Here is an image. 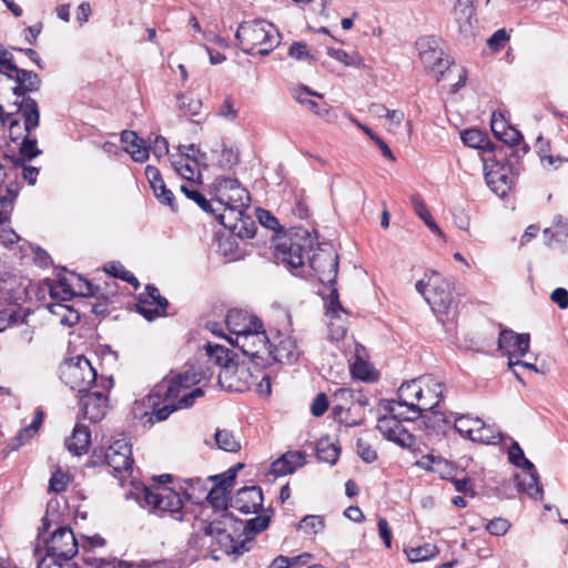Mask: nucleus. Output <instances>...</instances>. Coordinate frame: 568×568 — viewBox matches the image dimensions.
<instances>
[{"mask_svg": "<svg viewBox=\"0 0 568 568\" xmlns=\"http://www.w3.org/2000/svg\"><path fill=\"white\" fill-rule=\"evenodd\" d=\"M202 381V376L194 372H184L171 378H163L151 393L143 398L142 405L146 408L141 415L149 416V422L165 420L174 410L193 406L196 398L203 396L201 387H194Z\"/></svg>", "mask_w": 568, "mask_h": 568, "instance_id": "obj_1", "label": "nucleus"}, {"mask_svg": "<svg viewBox=\"0 0 568 568\" xmlns=\"http://www.w3.org/2000/svg\"><path fill=\"white\" fill-rule=\"evenodd\" d=\"M215 199L219 207H215V219L225 227L236 229L233 221L241 220L244 211L250 205V194L242 187L236 179L219 178L214 182Z\"/></svg>", "mask_w": 568, "mask_h": 568, "instance_id": "obj_2", "label": "nucleus"}, {"mask_svg": "<svg viewBox=\"0 0 568 568\" xmlns=\"http://www.w3.org/2000/svg\"><path fill=\"white\" fill-rule=\"evenodd\" d=\"M235 38L242 51L250 55H268L280 44V32L265 20L242 22Z\"/></svg>", "mask_w": 568, "mask_h": 568, "instance_id": "obj_3", "label": "nucleus"}, {"mask_svg": "<svg viewBox=\"0 0 568 568\" xmlns=\"http://www.w3.org/2000/svg\"><path fill=\"white\" fill-rule=\"evenodd\" d=\"M426 278L417 281L416 291L425 298L432 310L438 315H447L455 308L453 282L432 272Z\"/></svg>", "mask_w": 568, "mask_h": 568, "instance_id": "obj_4", "label": "nucleus"}, {"mask_svg": "<svg viewBox=\"0 0 568 568\" xmlns=\"http://www.w3.org/2000/svg\"><path fill=\"white\" fill-rule=\"evenodd\" d=\"M142 507L158 516H170L175 520H183V500L180 495L168 487H144L139 498Z\"/></svg>", "mask_w": 568, "mask_h": 568, "instance_id": "obj_5", "label": "nucleus"}, {"mask_svg": "<svg viewBox=\"0 0 568 568\" xmlns=\"http://www.w3.org/2000/svg\"><path fill=\"white\" fill-rule=\"evenodd\" d=\"M229 342L240 348L242 353L250 357L256 367H266L272 365L271 338L266 335L263 324L254 327L245 335L240 337H229Z\"/></svg>", "mask_w": 568, "mask_h": 568, "instance_id": "obj_6", "label": "nucleus"}, {"mask_svg": "<svg viewBox=\"0 0 568 568\" xmlns=\"http://www.w3.org/2000/svg\"><path fill=\"white\" fill-rule=\"evenodd\" d=\"M60 378L71 389L84 393L97 382V372L85 356L79 355L63 362Z\"/></svg>", "mask_w": 568, "mask_h": 568, "instance_id": "obj_7", "label": "nucleus"}, {"mask_svg": "<svg viewBox=\"0 0 568 568\" xmlns=\"http://www.w3.org/2000/svg\"><path fill=\"white\" fill-rule=\"evenodd\" d=\"M310 241L298 236H284L275 245L274 256L296 276H305V253Z\"/></svg>", "mask_w": 568, "mask_h": 568, "instance_id": "obj_8", "label": "nucleus"}, {"mask_svg": "<svg viewBox=\"0 0 568 568\" xmlns=\"http://www.w3.org/2000/svg\"><path fill=\"white\" fill-rule=\"evenodd\" d=\"M221 516L223 520H213L204 529L205 534L211 536L215 544L219 546L212 551L215 552L220 550L225 555H243L244 552L248 551V544H251V539L246 538L240 542L235 541L232 537V534L226 528L227 521H232L231 516L229 514H223Z\"/></svg>", "mask_w": 568, "mask_h": 568, "instance_id": "obj_9", "label": "nucleus"}, {"mask_svg": "<svg viewBox=\"0 0 568 568\" xmlns=\"http://www.w3.org/2000/svg\"><path fill=\"white\" fill-rule=\"evenodd\" d=\"M112 378L101 379V390H91L82 393L80 403L84 418L92 423L102 420L109 408V398L106 393L112 387Z\"/></svg>", "mask_w": 568, "mask_h": 568, "instance_id": "obj_10", "label": "nucleus"}, {"mask_svg": "<svg viewBox=\"0 0 568 568\" xmlns=\"http://www.w3.org/2000/svg\"><path fill=\"white\" fill-rule=\"evenodd\" d=\"M416 47L423 64L433 70L438 69L440 77L437 78V81H439L450 67L449 59L444 58L443 41L435 37H424L417 40Z\"/></svg>", "mask_w": 568, "mask_h": 568, "instance_id": "obj_11", "label": "nucleus"}, {"mask_svg": "<svg viewBox=\"0 0 568 568\" xmlns=\"http://www.w3.org/2000/svg\"><path fill=\"white\" fill-rule=\"evenodd\" d=\"M257 376L245 364L234 363L219 371L217 383L229 392L243 393L255 385Z\"/></svg>", "mask_w": 568, "mask_h": 568, "instance_id": "obj_12", "label": "nucleus"}, {"mask_svg": "<svg viewBox=\"0 0 568 568\" xmlns=\"http://www.w3.org/2000/svg\"><path fill=\"white\" fill-rule=\"evenodd\" d=\"M43 546L48 555L63 560H71L79 551L78 540L70 527H58L49 538H43Z\"/></svg>", "mask_w": 568, "mask_h": 568, "instance_id": "obj_13", "label": "nucleus"}, {"mask_svg": "<svg viewBox=\"0 0 568 568\" xmlns=\"http://www.w3.org/2000/svg\"><path fill=\"white\" fill-rule=\"evenodd\" d=\"M307 267L312 270L323 284L333 286L338 270V255L331 248H318L308 257Z\"/></svg>", "mask_w": 568, "mask_h": 568, "instance_id": "obj_14", "label": "nucleus"}, {"mask_svg": "<svg viewBox=\"0 0 568 568\" xmlns=\"http://www.w3.org/2000/svg\"><path fill=\"white\" fill-rule=\"evenodd\" d=\"M402 415L403 413L397 410L396 413H392L390 416L381 417L377 420L376 428L388 440L402 447L410 448L415 444V438L398 419V416Z\"/></svg>", "mask_w": 568, "mask_h": 568, "instance_id": "obj_15", "label": "nucleus"}, {"mask_svg": "<svg viewBox=\"0 0 568 568\" xmlns=\"http://www.w3.org/2000/svg\"><path fill=\"white\" fill-rule=\"evenodd\" d=\"M485 179L491 191L500 197L507 195L514 185L511 166L496 161L485 162Z\"/></svg>", "mask_w": 568, "mask_h": 568, "instance_id": "obj_16", "label": "nucleus"}, {"mask_svg": "<svg viewBox=\"0 0 568 568\" xmlns=\"http://www.w3.org/2000/svg\"><path fill=\"white\" fill-rule=\"evenodd\" d=\"M419 383L423 385L422 403L416 404L415 416H405L406 420L418 419L423 412L433 410L443 397L444 385L433 376H420Z\"/></svg>", "mask_w": 568, "mask_h": 568, "instance_id": "obj_17", "label": "nucleus"}, {"mask_svg": "<svg viewBox=\"0 0 568 568\" xmlns=\"http://www.w3.org/2000/svg\"><path fill=\"white\" fill-rule=\"evenodd\" d=\"M77 284L69 283L68 278L60 277L55 285L50 286L53 300L70 301L73 296H94L98 288L82 276L77 275Z\"/></svg>", "mask_w": 568, "mask_h": 568, "instance_id": "obj_18", "label": "nucleus"}, {"mask_svg": "<svg viewBox=\"0 0 568 568\" xmlns=\"http://www.w3.org/2000/svg\"><path fill=\"white\" fill-rule=\"evenodd\" d=\"M271 356L273 363H293L297 361L301 351L296 339L288 333L277 332L271 338Z\"/></svg>", "mask_w": 568, "mask_h": 568, "instance_id": "obj_19", "label": "nucleus"}, {"mask_svg": "<svg viewBox=\"0 0 568 568\" xmlns=\"http://www.w3.org/2000/svg\"><path fill=\"white\" fill-rule=\"evenodd\" d=\"M105 462L115 473L132 471L133 458L131 446L125 439L114 440L105 452Z\"/></svg>", "mask_w": 568, "mask_h": 568, "instance_id": "obj_20", "label": "nucleus"}, {"mask_svg": "<svg viewBox=\"0 0 568 568\" xmlns=\"http://www.w3.org/2000/svg\"><path fill=\"white\" fill-rule=\"evenodd\" d=\"M474 1L475 0H457L453 9V16L458 31L466 39L475 36L477 19Z\"/></svg>", "mask_w": 568, "mask_h": 568, "instance_id": "obj_21", "label": "nucleus"}, {"mask_svg": "<svg viewBox=\"0 0 568 568\" xmlns=\"http://www.w3.org/2000/svg\"><path fill=\"white\" fill-rule=\"evenodd\" d=\"M230 506L242 514H255L263 506V493L261 487H243L231 498Z\"/></svg>", "mask_w": 568, "mask_h": 568, "instance_id": "obj_22", "label": "nucleus"}, {"mask_svg": "<svg viewBox=\"0 0 568 568\" xmlns=\"http://www.w3.org/2000/svg\"><path fill=\"white\" fill-rule=\"evenodd\" d=\"M529 334H518L511 329H501L498 337V348L509 356H525L529 351Z\"/></svg>", "mask_w": 568, "mask_h": 568, "instance_id": "obj_23", "label": "nucleus"}, {"mask_svg": "<svg viewBox=\"0 0 568 568\" xmlns=\"http://www.w3.org/2000/svg\"><path fill=\"white\" fill-rule=\"evenodd\" d=\"M226 326L231 333L230 337H240L245 335L254 327H260L262 323L255 315L243 310H230L226 314Z\"/></svg>", "mask_w": 568, "mask_h": 568, "instance_id": "obj_24", "label": "nucleus"}, {"mask_svg": "<svg viewBox=\"0 0 568 568\" xmlns=\"http://www.w3.org/2000/svg\"><path fill=\"white\" fill-rule=\"evenodd\" d=\"M22 119L19 116V122ZM1 124L4 126H8L9 138L12 141L16 142V141L21 140L20 153L24 159L31 160L41 153V151L38 149L37 138L32 136V132L36 129L27 130L26 122L23 121V125H21L19 123L18 132H20V133L18 134L17 132L16 133H13V131L11 132V129L13 126H11L10 123H1Z\"/></svg>", "mask_w": 568, "mask_h": 568, "instance_id": "obj_25", "label": "nucleus"}, {"mask_svg": "<svg viewBox=\"0 0 568 568\" xmlns=\"http://www.w3.org/2000/svg\"><path fill=\"white\" fill-rule=\"evenodd\" d=\"M419 385V377L414 378L409 382L403 383L397 390L398 400L389 402V410L392 413H396L397 408L406 407L407 416H415L416 404L415 403V392L417 390Z\"/></svg>", "mask_w": 568, "mask_h": 568, "instance_id": "obj_26", "label": "nucleus"}, {"mask_svg": "<svg viewBox=\"0 0 568 568\" xmlns=\"http://www.w3.org/2000/svg\"><path fill=\"white\" fill-rule=\"evenodd\" d=\"M305 463L306 458L303 452L290 450L272 463L270 473L275 476H285L303 467Z\"/></svg>", "mask_w": 568, "mask_h": 568, "instance_id": "obj_27", "label": "nucleus"}, {"mask_svg": "<svg viewBox=\"0 0 568 568\" xmlns=\"http://www.w3.org/2000/svg\"><path fill=\"white\" fill-rule=\"evenodd\" d=\"M146 179L153 190L155 197L164 205H169L172 211H175L174 195L162 179L160 171L152 165L145 168Z\"/></svg>", "mask_w": 568, "mask_h": 568, "instance_id": "obj_28", "label": "nucleus"}, {"mask_svg": "<svg viewBox=\"0 0 568 568\" xmlns=\"http://www.w3.org/2000/svg\"><path fill=\"white\" fill-rule=\"evenodd\" d=\"M91 432L88 426L77 424L72 435L65 439V446L73 455L81 456L89 449Z\"/></svg>", "mask_w": 568, "mask_h": 568, "instance_id": "obj_29", "label": "nucleus"}, {"mask_svg": "<svg viewBox=\"0 0 568 568\" xmlns=\"http://www.w3.org/2000/svg\"><path fill=\"white\" fill-rule=\"evenodd\" d=\"M12 206L10 201H2L0 205V243L4 246L19 241V235L10 227Z\"/></svg>", "mask_w": 568, "mask_h": 568, "instance_id": "obj_30", "label": "nucleus"}, {"mask_svg": "<svg viewBox=\"0 0 568 568\" xmlns=\"http://www.w3.org/2000/svg\"><path fill=\"white\" fill-rule=\"evenodd\" d=\"M523 476L517 475V487L519 490L526 491L532 499H539L542 496V488L538 481L536 469H524Z\"/></svg>", "mask_w": 568, "mask_h": 568, "instance_id": "obj_31", "label": "nucleus"}, {"mask_svg": "<svg viewBox=\"0 0 568 568\" xmlns=\"http://www.w3.org/2000/svg\"><path fill=\"white\" fill-rule=\"evenodd\" d=\"M290 93L296 102L305 105L313 113L322 114L318 103L311 99V97L322 98V94L310 90L306 85L291 88Z\"/></svg>", "mask_w": 568, "mask_h": 568, "instance_id": "obj_32", "label": "nucleus"}, {"mask_svg": "<svg viewBox=\"0 0 568 568\" xmlns=\"http://www.w3.org/2000/svg\"><path fill=\"white\" fill-rule=\"evenodd\" d=\"M410 203L414 209V212L426 224V226L438 236H444L442 230L436 224L430 212L428 211L424 200L418 194H414L410 196Z\"/></svg>", "mask_w": 568, "mask_h": 568, "instance_id": "obj_33", "label": "nucleus"}, {"mask_svg": "<svg viewBox=\"0 0 568 568\" xmlns=\"http://www.w3.org/2000/svg\"><path fill=\"white\" fill-rule=\"evenodd\" d=\"M316 456L322 462L335 465L339 457V447L328 437H322L316 443Z\"/></svg>", "mask_w": 568, "mask_h": 568, "instance_id": "obj_34", "label": "nucleus"}, {"mask_svg": "<svg viewBox=\"0 0 568 568\" xmlns=\"http://www.w3.org/2000/svg\"><path fill=\"white\" fill-rule=\"evenodd\" d=\"M205 349L210 359L219 366L220 371L235 363L233 357L230 355V349L222 345L207 343Z\"/></svg>", "mask_w": 568, "mask_h": 568, "instance_id": "obj_35", "label": "nucleus"}, {"mask_svg": "<svg viewBox=\"0 0 568 568\" xmlns=\"http://www.w3.org/2000/svg\"><path fill=\"white\" fill-rule=\"evenodd\" d=\"M214 440L217 448L224 452L236 453L241 449V443L232 430L217 428Z\"/></svg>", "mask_w": 568, "mask_h": 568, "instance_id": "obj_36", "label": "nucleus"}, {"mask_svg": "<svg viewBox=\"0 0 568 568\" xmlns=\"http://www.w3.org/2000/svg\"><path fill=\"white\" fill-rule=\"evenodd\" d=\"M84 557L83 561L85 567L89 568H132L130 564L119 560L116 558H95L90 555L87 546H83Z\"/></svg>", "mask_w": 568, "mask_h": 568, "instance_id": "obj_37", "label": "nucleus"}, {"mask_svg": "<svg viewBox=\"0 0 568 568\" xmlns=\"http://www.w3.org/2000/svg\"><path fill=\"white\" fill-rule=\"evenodd\" d=\"M405 554L410 562H420L434 558L438 554V548L435 544L426 542L405 549Z\"/></svg>", "mask_w": 568, "mask_h": 568, "instance_id": "obj_38", "label": "nucleus"}, {"mask_svg": "<svg viewBox=\"0 0 568 568\" xmlns=\"http://www.w3.org/2000/svg\"><path fill=\"white\" fill-rule=\"evenodd\" d=\"M473 434L470 440L479 442L484 444H498L501 440V433L491 425L485 424L480 419V426H478Z\"/></svg>", "mask_w": 568, "mask_h": 568, "instance_id": "obj_39", "label": "nucleus"}, {"mask_svg": "<svg viewBox=\"0 0 568 568\" xmlns=\"http://www.w3.org/2000/svg\"><path fill=\"white\" fill-rule=\"evenodd\" d=\"M463 143L473 149L486 150L490 141L488 136L477 129H468L460 133Z\"/></svg>", "mask_w": 568, "mask_h": 568, "instance_id": "obj_40", "label": "nucleus"}, {"mask_svg": "<svg viewBox=\"0 0 568 568\" xmlns=\"http://www.w3.org/2000/svg\"><path fill=\"white\" fill-rule=\"evenodd\" d=\"M181 192L190 200L195 202L204 212L215 215L217 210L207 201L204 195L193 184H182Z\"/></svg>", "mask_w": 568, "mask_h": 568, "instance_id": "obj_41", "label": "nucleus"}, {"mask_svg": "<svg viewBox=\"0 0 568 568\" xmlns=\"http://www.w3.org/2000/svg\"><path fill=\"white\" fill-rule=\"evenodd\" d=\"M480 426V418H473L468 415L459 416L455 419L454 428L462 436L471 439L474 430Z\"/></svg>", "mask_w": 568, "mask_h": 568, "instance_id": "obj_42", "label": "nucleus"}, {"mask_svg": "<svg viewBox=\"0 0 568 568\" xmlns=\"http://www.w3.org/2000/svg\"><path fill=\"white\" fill-rule=\"evenodd\" d=\"M179 110L187 116L197 115L202 109V101L189 94L181 93L178 95Z\"/></svg>", "mask_w": 568, "mask_h": 568, "instance_id": "obj_43", "label": "nucleus"}, {"mask_svg": "<svg viewBox=\"0 0 568 568\" xmlns=\"http://www.w3.org/2000/svg\"><path fill=\"white\" fill-rule=\"evenodd\" d=\"M327 54L331 58L335 59L336 61H339L341 63H343L346 67L357 68L363 62V59L361 58V55L358 53H356V52L348 53L342 49L328 48Z\"/></svg>", "mask_w": 568, "mask_h": 568, "instance_id": "obj_44", "label": "nucleus"}, {"mask_svg": "<svg viewBox=\"0 0 568 568\" xmlns=\"http://www.w3.org/2000/svg\"><path fill=\"white\" fill-rule=\"evenodd\" d=\"M325 527L324 518L317 515H307L298 524V529L306 535H316Z\"/></svg>", "mask_w": 568, "mask_h": 568, "instance_id": "obj_45", "label": "nucleus"}, {"mask_svg": "<svg viewBox=\"0 0 568 568\" xmlns=\"http://www.w3.org/2000/svg\"><path fill=\"white\" fill-rule=\"evenodd\" d=\"M206 500L209 504L216 510H221L222 515L227 514V493L224 491V488L213 487L206 495Z\"/></svg>", "mask_w": 568, "mask_h": 568, "instance_id": "obj_46", "label": "nucleus"}, {"mask_svg": "<svg viewBox=\"0 0 568 568\" xmlns=\"http://www.w3.org/2000/svg\"><path fill=\"white\" fill-rule=\"evenodd\" d=\"M311 558V555L303 554L296 557L278 556L271 564V568H298V565L305 566Z\"/></svg>", "mask_w": 568, "mask_h": 568, "instance_id": "obj_47", "label": "nucleus"}, {"mask_svg": "<svg viewBox=\"0 0 568 568\" xmlns=\"http://www.w3.org/2000/svg\"><path fill=\"white\" fill-rule=\"evenodd\" d=\"M508 457L510 463L517 467L534 470V464L525 457L524 452L517 442L511 444L508 452Z\"/></svg>", "mask_w": 568, "mask_h": 568, "instance_id": "obj_48", "label": "nucleus"}, {"mask_svg": "<svg viewBox=\"0 0 568 568\" xmlns=\"http://www.w3.org/2000/svg\"><path fill=\"white\" fill-rule=\"evenodd\" d=\"M136 310L148 321H153L154 318L163 316L166 313L158 311V305L153 304V302H150L149 298L143 297H140L136 304Z\"/></svg>", "mask_w": 568, "mask_h": 568, "instance_id": "obj_49", "label": "nucleus"}, {"mask_svg": "<svg viewBox=\"0 0 568 568\" xmlns=\"http://www.w3.org/2000/svg\"><path fill=\"white\" fill-rule=\"evenodd\" d=\"M105 272L113 275L114 277L121 278L135 287L139 286L136 277L120 263H111L104 267Z\"/></svg>", "mask_w": 568, "mask_h": 568, "instance_id": "obj_50", "label": "nucleus"}, {"mask_svg": "<svg viewBox=\"0 0 568 568\" xmlns=\"http://www.w3.org/2000/svg\"><path fill=\"white\" fill-rule=\"evenodd\" d=\"M38 568H78L75 564L70 562V560H63L58 558V556L48 555L45 551V556L38 560Z\"/></svg>", "mask_w": 568, "mask_h": 568, "instance_id": "obj_51", "label": "nucleus"}, {"mask_svg": "<svg viewBox=\"0 0 568 568\" xmlns=\"http://www.w3.org/2000/svg\"><path fill=\"white\" fill-rule=\"evenodd\" d=\"M270 525V516L267 515H258L250 520H247L244 525V531L247 535H255L263 530H265Z\"/></svg>", "mask_w": 568, "mask_h": 568, "instance_id": "obj_52", "label": "nucleus"}, {"mask_svg": "<svg viewBox=\"0 0 568 568\" xmlns=\"http://www.w3.org/2000/svg\"><path fill=\"white\" fill-rule=\"evenodd\" d=\"M125 151L131 154V158L135 162H145L150 156L149 148L144 144V141L139 138V142L125 146Z\"/></svg>", "mask_w": 568, "mask_h": 568, "instance_id": "obj_53", "label": "nucleus"}, {"mask_svg": "<svg viewBox=\"0 0 568 568\" xmlns=\"http://www.w3.org/2000/svg\"><path fill=\"white\" fill-rule=\"evenodd\" d=\"M355 395V390L351 388L339 387L333 393V399L336 403L334 407L344 408L348 404V407H353V398Z\"/></svg>", "mask_w": 568, "mask_h": 568, "instance_id": "obj_54", "label": "nucleus"}, {"mask_svg": "<svg viewBox=\"0 0 568 568\" xmlns=\"http://www.w3.org/2000/svg\"><path fill=\"white\" fill-rule=\"evenodd\" d=\"M42 417H43L42 412H37L31 424L28 425L27 427L22 428L19 432V434L17 435V439L19 440L20 445L24 444L26 440L31 438L38 432V429L42 423Z\"/></svg>", "mask_w": 568, "mask_h": 568, "instance_id": "obj_55", "label": "nucleus"}, {"mask_svg": "<svg viewBox=\"0 0 568 568\" xmlns=\"http://www.w3.org/2000/svg\"><path fill=\"white\" fill-rule=\"evenodd\" d=\"M70 481V477L67 473L58 468L49 480V489L53 493H61L65 489Z\"/></svg>", "mask_w": 568, "mask_h": 568, "instance_id": "obj_56", "label": "nucleus"}, {"mask_svg": "<svg viewBox=\"0 0 568 568\" xmlns=\"http://www.w3.org/2000/svg\"><path fill=\"white\" fill-rule=\"evenodd\" d=\"M183 179L193 182L195 179L201 176L199 161L196 158H191L186 160L183 168H180V173Z\"/></svg>", "mask_w": 568, "mask_h": 568, "instance_id": "obj_57", "label": "nucleus"}, {"mask_svg": "<svg viewBox=\"0 0 568 568\" xmlns=\"http://www.w3.org/2000/svg\"><path fill=\"white\" fill-rule=\"evenodd\" d=\"M288 55L297 61L315 60L305 42L295 41L288 49Z\"/></svg>", "mask_w": 568, "mask_h": 568, "instance_id": "obj_58", "label": "nucleus"}, {"mask_svg": "<svg viewBox=\"0 0 568 568\" xmlns=\"http://www.w3.org/2000/svg\"><path fill=\"white\" fill-rule=\"evenodd\" d=\"M145 291L148 295L145 298H149L150 302H153V304L158 305V311L166 312L169 302L165 297L161 296L159 288L149 284L146 285Z\"/></svg>", "mask_w": 568, "mask_h": 568, "instance_id": "obj_59", "label": "nucleus"}, {"mask_svg": "<svg viewBox=\"0 0 568 568\" xmlns=\"http://www.w3.org/2000/svg\"><path fill=\"white\" fill-rule=\"evenodd\" d=\"M357 454L365 463H373L377 459V453L373 447L364 442L363 439H358L356 443Z\"/></svg>", "mask_w": 568, "mask_h": 568, "instance_id": "obj_60", "label": "nucleus"}, {"mask_svg": "<svg viewBox=\"0 0 568 568\" xmlns=\"http://www.w3.org/2000/svg\"><path fill=\"white\" fill-rule=\"evenodd\" d=\"M509 527V521L504 518H495L486 525V529L488 530V532L495 536L505 535L508 531Z\"/></svg>", "mask_w": 568, "mask_h": 568, "instance_id": "obj_61", "label": "nucleus"}, {"mask_svg": "<svg viewBox=\"0 0 568 568\" xmlns=\"http://www.w3.org/2000/svg\"><path fill=\"white\" fill-rule=\"evenodd\" d=\"M509 37L505 29L497 30L488 40L487 44L494 51H498L505 47Z\"/></svg>", "mask_w": 568, "mask_h": 568, "instance_id": "obj_62", "label": "nucleus"}, {"mask_svg": "<svg viewBox=\"0 0 568 568\" xmlns=\"http://www.w3.org/2000/svg\"><path fill=\"white\" fill-rule=\"evenodd\" d=\"M328 408V399L324 393L316 395L311 405V413L315 417L322 416Z\"/></svg>", "mask_w": 568, "mask_h": 568, "instance_id": "obj_63", "label": "nucleus"}, {"mask_svg": "<svg viewBox=\"0 0 568 568\" xmlns=\"http://www.w3.org/2000/svg\"><path fill=\"white\" fill-rule=\"evenodd\" d=\"M149 151H152L154 156L158 159L166 155L169 153V143L166 139L161 135H156L152 142V145L149 148Z\"/></svg>", "mask_w": 568, "mask_h": 568, "instance_id": "obj_64", "label": "nucleus"}]
</instances>
